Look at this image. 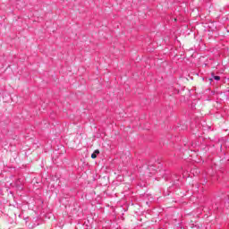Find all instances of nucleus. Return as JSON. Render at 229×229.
I'll list each match as a JSON object with an SVG mask.
<instances>
[{"instance_id": "f257e3e1", "label": "nucleus", "mask_w": 229, "mask_h": 229, "mask_svg": "<svg viewBox=\"0 0 229 229\" xmlns=\"http://www.w3.org/2000/svg\"><path fill=\"white\" fill-rule=\"evenodd\" d=\"M212 78H213V80H216V81H219V80H221L220 76L214 75V73H212Z\"/></svg>"}, {"instance_id": "f03ea898", "label": "nucleus", "mask_w": 229, "mask_h": 229, "mask_svg": "<svg viewBox=\"0 0 229 229\" xmlns=\"http://www.w3.org/2000/svg\"><path fill=\"white\" fill-rule=\"evenodd\" d=\"M91 158H98V155L96 153L91 154Z\"/></svg>"}, {"instance_id": "7ed1b4c3", "label": "nucleus", "mask_w": 229, "mask_h": 229, "mask_svg": "<svg viewBox=\"0 0 229 229\" xmlns=\"http://www.w3.org/2000/svg\"><path fill=\"white\" fill-rule=\"evenodd\" d=\"M95 155H99V150L98 149H97V150H95Z\"/></svg>"}]
</instances>
